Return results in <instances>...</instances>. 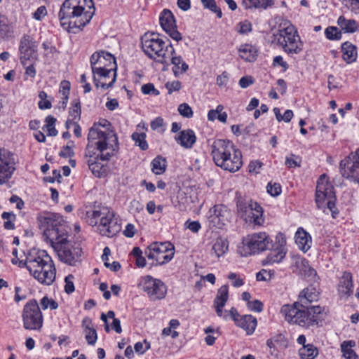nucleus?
I'll return each mask as SVG.
<instances>
[{
    "instance_id": "obj_59",
    "label": "nucleus",
    "mask_w": 359,
    "mask_h": 359,
    "mask_svg": "<svg viewBox=\"0 0 359 359\" xmlns=\"http://www.w3.org/2000/svg\"><path fill=\"white\" fill-rule=\"evenodd\" d=\"M186 228L189 229L193 233H198L201 229V225L198 221H187L185 223Z\"/></svg>"
},
{
    "instance_id": "obj_58",
    "label": "nucleus",
    "mask_w": 359,
    "mask_h": 359,
    "mask_svg": "<svg viewBox=\"0 0 359 359\" xmlns=\"http://www.w3.org/2000/svg\"><path fill=\"white\" fill-rule=\"evenodd\" d=\"M335 201H336V197L334 196V198H332L325 202V205H327V208L331 212L332 217L333 218H336L339 213L337 208H336Z\"/></svg>"
},
{
    "instance_id": "obj_62",
    "label": "nucleus",
    "mask_w": 359,
    "mask_h": 359,
    "mask_svg": "<svg viewBox=\"0 0 359 359\" xmlns=\"http://www.w3.org/2000/svg\"><path fill=\"white\" fill-rule=\"evenodd\" d=\"M34 61L29 62L27 65L24 66L25 67V76H29L31 78L35 77L36 72L34 66Z\"/></svg>"
},
{
    "instance_id": "obj_39",
    "label": "nucleus",
    "mask_w": 359,
    "mask_h": 359,
    "mask_svg": "<svg viewBox=\"0 0 359 359\" xmlns=\"http://www.w3.org/2000/svg\"><path fill=\"white\" fill-rule=\"evenodd\" d=\"M151 166V171L155 175H161L165 171L166 161L164 158L158 156L152 160Z\"/></svg>"
},
{
    "instance_id": "obj_31",
    "label": "nucleus",
    "mask_w": 359,
    "mask_h": 359,
    "mask_svg": "<svg viewBox=\"0 0 359 359\" xmlns=\"http://www.w3.org/2000/svg\"><path fill=\"white\" fill-rule=\"evenodd\" d=\"M274 4V0H242L241 5L246 10H266Z\"/></svg>"
},
{
    "instance_id": "obj_30",
    "label": "nucleus",
    "mask_w": 359,
    "mask_h": 359,
    "mask_svg": "<svg viewBox=\"0 0 359 359\" xmlns=\"http://www.w3.org/2000/svg\"><path fill=\"white\" fill-rule=\"evenodd\" d=\"M294 238L299 249L304 252H306L311 248L312 244L311 236L304 229L299 228Z\"/></svg>"
},
{
    "instance_id": "obj_64",
    "label": "nucleus",
    "mask_w": 359,
    "mask_h": 359,
    "mask_svg": "<svg viewBox=\"0 0 359 359\" xmlns=\"http://www.w3.org/2000/svg\"><path fill=\"white\" fill-rule=\"evenodd\" d=\"M262 163L259 161H252L249 164V172L251 173H259Z\"/></svg>"
},
{
    "instance_id": "obj_18",
    "label": "nucleus",
    "mask_w": 359,
    "mask_h": 359,
    "mask_svg": "<svg viewBox=\"0 0 359 359\" xmlns=\"http://www.w3.org/2000/svg\"><path fill=\"white\" fill-rule=\"evenodd\" d=\"M141 285L144 292L152 301L161 300L167 294V286L160 279L154 278L151 276L142 278Z\"/></svg>"
},
{
    "instance_id": "obj_29",
    "label": "nucleus",
    "mask_w": 359,
    "mask_h": 359,
    "mask_svg": "<svg viewBox=\"0 0 359 359\" xmlns=\"http://www.w3.org/2000/svg\"><path fill=\"white\" fill-rule=\"evenodd\" d=\"M175 140L185 149H191L196 141L195 133L191 130H184L175 135Z\"/></svg>"
},
{
    "instance_id": "obj_34",
    "label": "nucleus",
    "mask_w": 359,
    "mask_h": 359,
    "mask_svg": "<svg viewBox=\"0 0 359 359\" xmlns=\"http://www.w3.org/2000/svg\"><path fill=\"white\" fill-rule=\"evenodd\" d=\"M227 114L224 111V106L218 104L215 109H210L208 112L207 118L209 121H215L218 120L222 123L227 121Z\"/></svg>"
},
{
    "instance_id": "obj_61",
    "label": "nucleus",
    "mask_w": 359,
    "mask_h": 359,
    "mask_svg": "<svg viewBox=\"0 0 359 359\" xmlns=\"http://www.w3.org/2000/svg\"><path fill=\"white\" fill-rule=\"evenodd\" d=\"M229 81V74L226 72H222V74L217 76V84L219 87H225Z\"/></svg>"
},
{
    "instance_id": "obj_4",
    "label": "nucleus",
    "mask_w": 359,
    "mask_h": 359,
    "mask_svg": "<svg viewBox=\"0 0 359 359\" xmlns=\"http://www.w3.org/2000/svg\"><path fill=\"white\" fill-rule=\"evenodd\" d=\"M22 262H20V265ZM25 267L40 283L50 285L55 280L56 269L51 257L44 250H33L26 256Z\"/></svg>"
},
{
    "instance_id": "obj_25",
    "label": "nucleus",
    "mask_w": 359,
    "mask_h": 359,
    "mask_svg": "<svg viewBox=\"0 0 359 359\" xmlns=\"http://www.w3.org/2000/svg\"><path fill=\"white\" fill-rule=\"evenodd\" d=\"M337 291L341 299H347L353 294V276L350 272L345 271L341 277Z\"/></svg>"
},
{
    "instance_id": "obj_57",
    "label": "nucleus",
    "mask_w": 359,
    "mask_h": 359,
    "mask_svg": "<svg viewBox=\"0 0 359 359\" xmlns=\"http://www.w3.org/2000/svg\"><path fill=\"white\" fill-rule=\"evenodd\" d=\"M238 27V32L243 34H248L252 31V24L248 20L241 22Z\"/></svg>"
},
{
    "instance_id": "obj_63",
    "label": "nucleus",
    "mask_w": 359,
    "mask_h": 359,
    "mask_svg": "<svg viewBox=\"0 0 359 359\" xmlns=\"http://www.w3.org/2000/svg\"><path fill=\"white\" fill-rule=\"evenodd\" d=\"M254 81H254L253 78L250 76H243L239 80V86L242 88H246L248 86H250V85L253 84Z\"/></svg>"
},
{
    "instance_id": "obj_54",
    "label": "nucleus",
    "mask_w": 359,
    "mask_h": 359,
    "mask_svg": "<svg viewBox=\"0 0 359 359\" xmlns=\"http://www.w3.org/2000/svg\"><path fill=\"white\" fill-rule=\"evenodd\" d=\"M249 310L254 312H261L263 310V304L259 300L250 301L247 304Z\"/></svg>"
},
{
    "instance_id": "obj_26",
    "label": "nucleus",
    "mask_w": 359,
    "mask_h": 359,
    "mask_svg": "<svg viewBox=\"0 0 359 359\" xmlns=\"http://www.w3.org/2000/svg\"><path fill=\"white\" fill-rule=\"evenodd\" d=\"M319 294L320 293L318 290L311 285L304 289L299 293L297 301L298 304H299L302 308L307 310V308L311 307L309 306V304L317 302L318 300Z\"/></svg>"
},
{
    "instance_id": "obj_52",
    "label": "nucleus",
    "mask_w": 359,
    "mask_h": 359,
    "mask_svg": "<svg viewBox=\"0 0 359 359\" xmlns=\"http://www.w3.org/2000/svg\"><path fill=\"white\" fill-rule=\"evenodd\" d=\"M267 192L272 196H277L281 193V186L278 183H269L267 185Z\"/></svg>"
},
{
    "instance_id": "obj_51",
    "label": "nucleus",
    "mask_w": 359,
    "mask_h": 359,
    "mask_svg": "<svg viewBox=\"0 0 359 359\" xmlns=\"http://www.w3.org/2000/svg\"><path fill=\"white\" fill-rule=\"evenodd\" d=\"M169 94L177 92L182 88V83L179 81H168L165 84Z\"/></svg>"
},
{
    "instance_id": "obj_28",
    "label": "nucleus",
    "mask_w": 359,
    "mask_h": 359,
    "mask_svg": "<svg viewBox=\"0 0 359 359\" xmlns=\"http://www.w3.org/2000/svg\"><path fill=\"white\" fill-rule=\"evenodd\" d=\"M170 64L172 65V71L176 77L185 74L189 69V65L180 55H177L175 49L169 57V65Z\"/></svg>"
},
{
    "instance_id": "obj_16",
    "label": "nucleus",
    "mask_w": 359,
    "mask_h": 359,
    "mask_svg": "<svg viewBox=\"0 0 359 359\" xmlns=\"http://www.w3.org/2000/svg\"><path fill=\"white\" fill-rule=\"evenodd\" d=\"M237 207L241 217L246 222H253L254 224L259 226L264 223L263 210L257 202L252 200L239 201Z\"/></svg>"
},
{
    "instance_id": "obj_1",
    "label": "nucleus",
    "mask_w": 359,
    "mask_h": 359,
    "mask_svg": "<svg viewBox=\"0 0 359 359\" xmlns=\"http://www.w3.org/2000/svg\"><path fill=\"white\" fill-rule=\"evenodd\" d=\"M88 140L85 153L87 163L93 174L100 177L104 173L102 161L114 155L118 148V138L113 131H102L95 126L89 130Z\"/></svg>"
},
{
    "instance_id": "obj_8",
    "label": "nucleus",
    "mask_w": 359,
    "mask_h": 359,
    "mask_svg": "<svg viewBox=\"0 0 359 359\" xmlns=\"http://www.w3.org/2000/svg\"><path fill=\"white\" fill-rule=\"evenodd\" d=\"M323 311L320 306H311L306 310L301 307L298 302L293 304H285L280 309V313L289 323L306 328L318 325L322 320Z\"/></svg>"
},
{
    "instance_id": "obj_3",
    "label": "nucleus",
    "mask_w": 359,
    "mask_h": 359,
    "mask_svg": "<svg viewBox=\"0 0 359 359\" xmlns=\"http://www.w3.org/2000/svg\"><path fill=\"white\" fill-rule=\"evenodd\" d=\"M277 245H272V240L266 232H258L249 234L243 238L242 244L244 252L243 256L251 255L269 250L271 247L273 250L268 258L272 262H280L286 255V241L280 235L276 237Z\"/></svg>"
},
{
    "instance_id": "obj_48",
    "label": "nucleus",
    "mask_w": 359,
    "mask_h": 359,
    "mask_svg": "<svg viewBox=\"0 0 359 359\" xmlns=\"http://www.w3.org/2000/svg\"><path fill=\"white\" fill-rule=\"evenodd\" d=\"M41 307L43 310L47 309H50L51 310H55L58 308V304L56 301L53 299H50L48 297H43L40 302Z\"/></svg>"
},
{
    "instance_id": "obj_14",
    "label": "nucleus",
    "mask_w": 359,
    "mask_h": 359,
    "mask_svg": "<svg viewBox=\"0 0 359 359\" xmlns=\"http://www.w3.org/2000/svg\"><path fill=\"white\" fill-rule=\"evenodd\" d=\"M59 259L64 263L75 266L81 261L82 250L79 246L72 245L67 241H60L51 245Z\"/></svg>"
},
{
    "instance_id": "obj_42",
    "label": "nucleus",
    "mask_w": 359,
    "mask_h": 359,
    "mask_svg": "<svg viewBox=\"0 0 359 359\" xmlns=\"http://www.w3.org/2000/svg\"><path fill=\"white\" fill-rule=\"evenodd\" d=\"M1 217L4 219V226L7 230H13L15 229L14 221L15 215L13 212H4Z\"/></svg>"
},
{
    "instance_id": "obj_46",
    "label": "nucleus",
    "mask_w": 359,
    "mask_h": 359,
    "mask_svg": "<svg viewBox=\"0 0 359 359\" xmlns=\"http://www.w3.org/2000/svg\"><path fill=\"white\" fill-rule=\"evenodd\" d=\"M302 159L299 156L290 154L286 156L285 164L288 168H299L301 166Z\"/></svg>"
},
{
    "instance_id": "obj_19",
    "label": "nucleus",
    "mask_w": 359,
    "mask_h": 359,
    "mask_svg": "<svg viewBox=\"0 0 359 359\" xmlns=\"http://www.w3.org/2000/svg\"><path fill=\"white\" fill-rule=\"evenodd\" d=\"M38 43L29 34L22 36L19 44L20 60L23 66L37 60Z\"/></svg>"
},
{
    "instance_id": "obj_9",
    "label": "nucleus",
    "mask_w": 359,
    "mask_h": 359,
    "mask_svg": "<svg viewBox=\"0 0 359 359\" xmlns=\"http://www.w3.org/2000/svg\"><path fill=\"white\" fill-rule=\"evenodd\" d=\"M142 48L151 59L165 67L169 66V57L174 53L172 43L166 44L156 33H146L141 39Z\"/></svg>"
},
{
    "instance_id": "obj_32",
    "label": "nucleus",
    "mask_w": 359,
    "mask_h": 359,
    "mask_svg": "<svg viewBox=\"0 0 359 359\" xmlns=\"http://www.w3.org/2000/svg\"><path fill=\"white\" fill-rule=\"evenodd\" d=\"M342 58L348 64L355 62L358 57L357 48L351 43L346 41L341 45Z\"/></svg>"
},
{
    "instance_id": "obj_20",
    "label": "nucleus",
    "mask_w": 359,
    "mask_h": 359,
    "mask_svg": "<svg viewBox=\"0 0 359 359\" xmlns=\"http://www.w3.org/2000/svg\"><path fill=\"white\" fill-rule=\"evenodd\" d=\"M92 72L101 71L102 69L117 71V65L115 57L104 50L94 53L90 59Z\"/></svg>"
},
{
    "instance_id": "obj_38",
    "label": "nucleus",
    "mask_w": 359,
    "mask_h": 359,
    "mask_svg": "<svg viewBox=\"0 0 359 359\" xmlns=\"http://www.w3.org/2000/svg\"><path fill=\"white\" fill-rule=\"evenodd\" d=\"M228 248L229 243L227 240L221 237L217 238L212 245V250L217 257L223 256L228 250Z\"/></svg>"
},
{
    "instance_id": "obj_7",
    "label": "nucleus",
    "mask_w": 359,
    "mask_h": 359,
    "mask_svg": "<svg viewBox=\"0 0 359 359\" xmlns=\"http://www.w3.org/2000/svg\"><path fill=\"white\" fill-rule=\"evenodd\" d=\"M86 220L91 226H97L99 233L104 236L112 237L121 231L118 216L107 206H97L88 210Z\"/></svg>"
},
{
    "instance_id": "obj_23",
    "label": "nucleus",
    "mask_w": 359,
    "mask_h": 359,
    "mask_svg": "<svg viewBox=\"0 0 359 359\" xmlns=\"http://www.w3.org/2000/svg\"><path fill=\"white\" fill-rule=\"evenodd\" d=\"M93 82L97 88L104 90L111 88L116 80V72L114 70L102 69L101 71L92 72Z\"/></svg>"
},
{
    "instance_id": "obj_45",
    "label": "nucleus",
    "mask_w": 359,
    "mask_h": 359,
    "mask_svg": "<svg viewBox=\"0 0 359 359\" xmlns=\"http://www.w3.org/2000/svg\"><path fill=\"white\" fill-rule=\"evenodd\" d=\"M45 121H46L45 127L47 130L48 135L49 136H56L57 135V131L55 128L56 118L52 116H48L46 118Z\"/></svg>"
},
{
    "instance_id": "obj_12",
    "label": "nucleus",
    "mask_w": 359,
    "mask_h": 359,
    "mask_svg": "<svg viewBox=\"0 0 359 359\" xmlns=\"http://www.w3.org/2000/svg\"><path fill=\"white\" fill-rule=\"evenodd\" d=\"M174 246L170 242L154 243L147 248L144 254L152 260L151 265H163L169 262L174 256Z\"/></svg>"
},
{
    "instance_id": "obj_49",
    "label": "nucleus",
    "mask_w": 359,
    "mask_h": 359,
    "mask_svg": "<svg viewBox=\"0 0 359 359\" xmlns=\"http://www.w3.org/2000/svg\"><path fill=\"white\" fill-rule=\"evenodd\" d=\"M180 114L185 118H191L193 116V111L191 107L187 103H182L178 107Z\"/></svg>"
},
{
    "instance_id": "obj_6",
    "label": "nucleus",
    "mask_w": 359,
    "mask_h": 359,
    "mask_svg": "<svg viewBox=\"0 0 359 359\" xmlns=\"http://www.w3.org/2000/svg\"><path fill=\"white\" fill-rule=\"evenodd\" d=\"M229 297V288L226 285L221 286L217 292L214 300V307L218 316L225 320L229 317L235 322L238 327L246 331L247 334H252L257 327V321L255 317L252 315L240 316L237 309L232 307L229 311H223Z\"/></svg>"
},
{
    "instance_id": "obj_22",
    "label": "nucleus",
    "mask_w": 359,
    "mask_h": 359,
    "mask_svg": "<svg viewBox=\"0 0 359 359\" xmlns=\"http://www.w3.org/2000/svg\"><path fill=\"white\" fill-rule=\"evenodd\" d=\"M159 21L163 29L175 41H180L182 39L181 33L177 29L175 20L172 13L164 9L161 13Z\"/></svg>"
},
{
    "instance_id": "obj_44",
    "label": "nucleus",
    "mask_w": 359,
    "mask_h": 359,
    "mask_svg": "<svg viewBox=\"0 0 359 359\" xmlns=\"http://www.w3.org/2000/svg\"><path fill=\"white\" fill-rule=\"evenodd\" d=\"M201 3L205 8H208L215 13L219 18L222 17V11L217 6L215 0H201Z\"/></svg>"
},
{
    "instance_id": "obj_37",
    "label": "nucleus",
    "mask_w": 359,
    "mask_h": 359,
    "mask_svg": "<svg viewBox=\"0 0 359 359\" xmlns=\"http://www.w3.org/2000/svg\"><path fill=\"white\" fill-rule=\"evenodd\" d=\"M355 346L354 341H345L341 344V350L345 359H358L355 352L353 350V347Z\"/></svg>"
},
{
    "instance_id": "obj_35",
    "label": "nucleus",
    "mask_w": 359,
    "mask_h": 359,
    "mask_svg": "<svg viewBox=\"0 0 359 359\" xmlns=\"http://www.w3.org/2000/svg\"><path fill=\"white\" fill-rule=\"evenodd\" d=\"M337 25L344 33H354L358 29V22L355 20H348L343 15L337 19Z\"/></svg>"
},
{
    "instance_id": "obj_60",
    "label": "nucleus",
    "mask_w": 359,
    "mask_h": 359,
    "mask_svg": "<svg viewBox=\"0 0 359 359\" xmlns=\"http://www.w3.org/2000/svg\"><path fill=\"white\" fill-rule=\"evenodd\" d=\"M47 15V10L46 6H39L36 11L33 13V18L36 20H42Z\"/></svg>"
},
{
    "instance_id": "obj_15",
    "label": "nucleus",
    "mask_w": 359,
    "mask_h": 359,
    "mask_svg": "<svg viewBox=\"0 0 359 359\" xmlns=\"http://www.w3.org/2000/svg\"><path fill=\"white\" fill-rule=\"evenodd\" d=\"M15 155L8 150L0 149V186L11 187L9 182L16 170Z\"/></svg>"
},
{
    "instance_id": "obj_36",
    "label": "nucleus",
    "mask_w": 359,
    "mask_h": 359,
    "mask_svg": "<svg viewBox=\"0 0 359 359\" xmlns=\"http://www.w3.org/2000/svg\"><path fill=\"white\" fill-rule=\"evenodd\" d=\"M318 349L313 344H307L299 349L301 359H315L318 355Z\"/></svg>"
},
{
    "instance_id": "obj_47",
    "label": "nucleus",
    "mask_w": 359,
    "mask_h": 359,
    "mask_svg": "<svg viewBox=\"0 0 359 359\" xmlns=\"http://www.w3.org/2000/svg\"><path fill=\"white\" fill-rule=\"evenodd\" d=\"M341 2L351 12L359 15V0H342Z\"/></svg>"
},
{
    "instance_id": "obj_56",
    "label": "nucleus",
    "mask_w": 359,
    "mask_h": 359,
    "mask_svg": "<svg viewBox=\"0 0 359 359\" xmlns=\"http://www.w3.org/2000/svg\"><path fill=\"white\" fill-rule=\"evenodd\" d=\"M69 91L70 83L66 80L62 81L60 85V94L62 95V97H69Z\"/></svg>"
},
{
    "instance_id": "obj_40",
    "label": "nucleus",
    "mask_w": 359,
    "mask_h": 359,
    "mask_svg": "<svg viewBox=\"0 0 359 359\" xmlns=\"http://www.w3.org/2000/svg\"><path fill=\"white\" fill-rule=\"evenodd\" d=\"M81 107L79 98L74 99L71 102L69 114L72 121H79L81 117Z\"/></svg>"
},
{
    "instance_id": "obj_10",
    "label": "nucleus",
    "mask_w": 359,
    "mask_h": 359,
    "mask_svg": "<svg viewBox=\"0 0 359 359\" xmlns=\"http://www.w3.org/2000/svg\"><path fill=\"white\" fill-rule=\"evenodd\" d=\"M38 220L45 239L50 245L67 240V226L62 216L53 212H45L39 216Z\"/></svg>"
},
{
    "instance_id": "obj_33",
    "label": "nucleus",
    "mask_w": 359,
    "mask_h": 359,
    "mask_svg": "<svg viewBox=\"0 0 359 359\" xmlns=\"http://www.w3.org/2000/svg\"><path fill=\"white\" fill-rule=\"evenodd\" d=\"M238 50L241 58L247 62H253L257 57V50L251 44H242L239 46Z\"/></svg>"
},
{
    "instance_id": "obj_24",
    "label": "nucleus",
    "mask_w": 359,
    "mask_h": 359,
    "mask_svg": "<svg viewBox=\"0 0 359 359\" xmlns=\"http://www.w3.org/2000/svg\"><path fill=\"white\" fill-rule=\"evenodd\" d=\"M208 219L213 226L222 229L228 221L229 211L222 205H215L210 209Z\"/></svg>"
},
{
    "instance_id": "obj_11",
    "label": "nucleus",
    "mask_w": 359,
    "mask_h": 359,
    "mask_svg": "<svg viewBox=\"0 0 359 359\" xmlns=\"http://www.w3.org/2000/svg\"><path fill=\"white\" fill-rule=\"evenodd\" d=\"M273 42L281 47L287 54H299L303 48V43L295 27L290 24L283 27L273 34Z\"/></svg>"
},
{
    "instance_id": "obj_13",
    "label": "nucleus",
    "mask_w": 359,
    "mask_h": 359,
    "mask_svg": "<svg viewBox=\"0 0 359 359\" xmlns=\"http://www.w3.org/2000/svg\"><path fill=\"white\" fill-rule=\"evenodd\" d=\"M22 318L25 329L39 330L43 323V314L36 299L28 301L24 306Z\"/></svg>"
},
{
    "instance_id": "obj_5",
    "label": "nucleus",
    "mask_w": 359,
    "mask_h": 359,
    "mask_svg": "<svg viewBox=\"0 0 359 359\" xmlns=\"http://www.w3.org/2000/svg\"><path fill=\"white\" fill-rule=\"evenodd\" d=\"M211 154L217 166L231 172L238 171L243 165L242 154L233 144L225 140H216L211 146Z\"/></svg>"
},
{
    "instance_id": "obj_41",
    "label": "nucleus",
    "mask_w": 359,
    "mask_h": 359,
    "mask_svg": "<svg viewBox=\"0 0 359 359\" xmlns=\"http://www.w3.org/2000/svg\"><path fill=\"white\" fill-rule=\"evenodd\" d=\"M132 140L135 144L139 147L142 150L144 151L148 149V144L146 141V134L144 133L135 132L132 134Z\"/></svg>"
},
{
    "instance_id": "obj_2",
    "label": "nucleus",
    "mask_w": 359,
    "mask_h": 359,
    "mask_svg": "<svg viewBox=\"0 0 359 359\" xmlns=\"http://www.w3.org/2000/svg\"><path fill=\"white\" fill-rule=\"evenodd\" d=\"M93 0H65L58 16L62 27L76 33L90 22L95 14Z\"/></svg>"
},
{
    "instance_id": "obj_21",
    "label": "nucleus",
    "mask_w": 359,
    "mask_h": 359,
    "mask_svg": "<svg viewBox=\"0 0 359 359\" xmlns=\"http://www.w3.org/2000/svg\"><path fill=\"white\" fill-rule=\"evenodd\" d=\"M334 187L327 180L326 175H322L317 182L316 203L318 208H323L325 202L334 198Z\"/></svg>"
},
{
    "instance_id": "obj_53",
    "label": "nucleus",
    "mask_w": 359,
    "mask_h": 359,
    "mask_svg": "<svg viewBox=\"0 0 359 359\" xmlns=\"http://www.w3.org/2000/svg\"><path fill=\"white\" fill-rule=\"evenodd\" d=\"M74 276L72 275H68L65 278V291L67 294L72 293L75 288L74 285Z\"/></svg>"
},
{
    "instance_id": "obj_27",
    "label": "nucleus",
    "mask_w": 359,
    "mask_h": 359,
    "mask_svg": "<svg viewBox=\"0 0 359 359\" xmlns=\"http://www.w3.org/2000/svg\"><path fill=\"white\" fill-rule=\"evenodd\" d=\"M81 326L87 344L89 346H95L97 340V333L92 320L88 317L84 318Z\"/></svg>"
},
{
    "instance_id": "obj_50",
    "label": "nucleus",
    "mask_w": 359,
    "mask_h": 359,
    "mask_svg": "<svg viewBox=\"0 0 359 359\" xmlns=\"http://www.w3.org/2000/svg\"><path fill=\"white\" fill-rule=\"evenodd\" d=\"M151 128L153 130H159L161 132H164L165 128L163 118L158 116L152 120L151 122Z\"/></svg>"
},
{
    "instance_id": "obj_55",
    "label": "nucleus",
    "mask_w": 359,
    "mask_h": 359,
    "mask_svg": "<svg viewBox=\"0 0 359 359\" xmlns=\"http://www.w3.org/2000/svg\"><path fill=\"white\" fill-rule=\"evenodd\" d=\"M101 320L104 323V330L107 332H109L110 329L108 325L107 319L110 318L114 320V319H116L115 318V313L113 311H109L107 314L102 313L100 316Z\"/></svg>"
},
{
    "instance_id": "obj_17",
    "label": "nucleus",
    "mask_w": 359,
    "mask_h": 359,
    "mask_svg": "<svg viewBox=\"0 0 359 359\" xmlns=\"http://www.w3.org/2000/svg\"><path fill=\"white\" fill-rule=\"evenodd\" d=\"M339 168L343 177L359 184V148L341 161Z\"/></svg>"
},
{
    "instance_id": "obj_43",
    "label": "nucleus",
    "mask_w": 359,
    "mask_h": 359,
    "mask_svg": "<svg viewBox=\"0 0 359 359\" xmlns=\"http://www.w3.org/2000/svg\"><path fill=\"white\" fill-rule=\"evenodd\" d=\"M325 35L329 40H340L342 33L337 27H328L325 30Z\"/></svg>"
}]
</instances>
